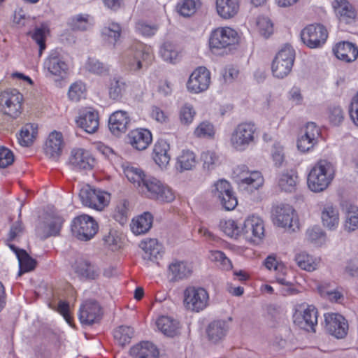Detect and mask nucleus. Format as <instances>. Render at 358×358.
Masks as SVG:
<instances>
[{"instance_id":"obj_37","label":"nucleus","mask_w":358,"mask_h":358,"mask_svg":"<svg viewBox=\"0 0 358 358\" xmlns=\"http://www.w3.org/2000/svg\"><path fill=\"white\" fill-rule=\"evenodd\" d=\"M38 134V125L36 124H27L20 130L18 141L24 147L30 146Z\"/></svg>"},{"instance_id":"obj_9","label":"nucleus","mask_w":358,"mask_h":358,"mask_svg":"<svg viewBox=\"0 0 358 358\" xmlns=\"http://www.w3.org/2000/svg\"><path fill=\"white\" fill-rule=\"evenodd\" d=\"M208 294L202 287H188L184 292V305L187 309L199 313L208 306Z\"/></svg>"},{"instance_id":"obj_15","label":"nucleus","mask_w":358,"mask_h":358,"mask_svg":"<svg viewBox=\"0 0 358 358\" xmlns=\"http://www.w3.org/2000/svg\"><path fill=\"white\" fill-rule=\"evenodd\" d=\"M294 209L289 204H280L273 207L272 216L274 224L278 227L295 231L293 224Z\"/></svg>"},{"instance_id":"obj_51","label":"nucleus","mask_w":358,"mask_h":358,"mask_svg":"<svg viewBox=\"0 0 358 358\" xmlns=\"http://www.w3.org/2000/svg\"><path fill=\"white\" fill-rule=\"evenodd\" d=\"M257 26L259 33L266 38H268L273 32V23L268 17H259Z\"/></svg>"},{"instance_id":"obj_50","label":"nucleus","mask_w":358,"mask_h":358,"mask_svg":"<svg viewBox=\"0 0 358 358\" xmlns=\"http://www.w3.org/2000/svg\"><path fill=\"white\" fill-rule=\"evenodd\" d=\"M241 183L248 185L250 187V190H252V189H257L263 185L264 178L260 172L253 171L250 173L248 177L241 179Z\"/></svg>"},{"instance_id":"obj_18","label":"nucleus","mask_w":358,"mask_h":358,"mask_svg":"<svg viewBox=\"0 0 358 358\" xmlns=\"http://www.w3.org/2000/svg\"><path fill=\"white\" fill-rule=\"evenodd\" d=\"M69 164L76 169L91 170L94 167V159L87 150L73 149L71 152Z\"/></svg>"},{"instance_id":"obj_16","label":"nucleus","mask_w":358,"mask_h":358,"mask_svg":"<svg viewBox=\"0 0 358 358\" xmlns=\"http://www.w3.org/2000/svg\"><path fill=\"white\" fill-rule=\"evenodd\" d=\"M294 322L300 329L315 332V326L317 323V309L313 306H308L303 312H296L294 315Z\"/></svg>"},{"instance_id":"obj_8","label":"nucleus","mask_w":358,"mask_h":358,"mask_svg":"<svg viewBox=\"0 0 358 358\" xmlns=\"http://www.w3.org/2000/svg\"><path fill=\"white\" fill-rule=\"evenodd\" d=\"M22 99V94L16 89L4 90L0 94L1 110L4 114L16 118L21 113Z\"/></svg>"},{"instance_id":"obj_42","label":"nucleus","mask_w":358,"mask_h":358,"mask_svg":"<svg viewBox=\"0 0 358 358\" xmlns=\"http://www.w3.org/2000/svg\"><path fill=\"white\" fill-rule=\"evenodd\" d=\"M17 259L20 266L18 276L22 275L25 272L34 270L37 264L36 259H33L26 250L21 251V255H18Z\"/></svg>"},{"instance_id":"obj_27","label":"nucleus","mask_w":358,"mask_h":358,"mask_svg":"<svg viewBox=\"0 0 358 358\" xmlns=\"http://www.w3.org/2000/svg\"><path fill=\"white\" fill-rule=\"evenodd\" d=\"M334 8L341 22L350 24L355 19L356 11L348 1L336 0Z\"/></svg>"},{"instance_id":"obj_44","label":"nucleus","mask_w":358,"mask_h":358,"mask_svg":"<svg viewBox=\"0 0 358 358\" xmlns=\"http://www.w3.org/2000/svg\"><path fill=\"white\" fill-rule=\"evenodd\" d=\"M123 169L127 178L134 184L137 183L140 188H141V185L143 184V180L148 176H146L141 169L136 167L123 166Z\"/></svg>"},{"instance_id":"obj_54","label":"nucleus","mask_w":358,"mask_h":358,"mask_svg":"<svg viewBox=\"0 0 358 358\" xmlns=\"http://www.w3.org/2000/svg\"><path fill=\"white\" fill-rule=\"evenodd\" d=\"M196 112L193 106L189 103H185L180 110V120L182 124H189L194 119Z\"/></svg>"},{"instance_id":"obj_31","label":"nucleus","mask_w":358,"mask_h":358,"mask_svg":"<svg viewBox=\"0 0 358 358\" xmlns=\"http://www.w3.org/2000/svg\"><path fill=\"white\" fill-rule=\"evenodd\" d=\"M153 216L149 212H145L136 218L131 223V229L135 234H143L148 232L152 227Z\"/></svg>"},{"instance_id":"obj_52","label":"nucleus","mask_w":358,"mask_h":358,"mask_svg":"<svg viewBox=\"0 0 358 358\" xmlns=\"http://www.w3.org/2000/svg\"><path fill=\"white\" fill-rule=\"evenodd\" d=\"M201 159L203 162L204 170L210 171L215 169L218 162V157L214 152L206 151L201 153Z\"/></svg>"},{"instance_id":"obj_56","label":"nucleus","mask_w":358,"mask_h":358,"mask_svg":"<svg viewBox=\"0 0 358 358\" xmlns=\"http://www.w3.org/2000/svg\"><path fill=\"white\" fill-rule=\"evenodd\" d=\"M232 191V188L229 182L225 180H219L214 185L213 189V196L218 199L223 196V195Z\"/></svg>"},{"instance_id":"obj_13","label":"nucleus","mask_w":358,"mask_h":358,"mask_svg":"<svg viewBox=\"0 0 358 358\" xmlns=\"http://www.w3.org/2000/svg\"><path fill=\"white\" fill-rule=\"evenodd\" d=\"M210 83V73L204 66H199L190 75L187 83L188 90L194 93L206 91Z\"/></svg>"},{"instance_id":"obj_3","label":"nucleus","mask_w":358,"mask_h":358,"mask_svg":"<svg viewBox=\"0 0 358 358\" xmlns=\"http://www.w3.org/2000/svg\"><path fill=\"white\" fill-rule=\"evenodd\" d=\"M295 59V51L289 45H285L275 55L271 65L273 75L284 78L292 71Z\"/></svg>"},{"instance_id":"obj_53","label":"nucleus","mask_w":358,"mask_h":358,"mask_svg":"<svg viewBox=\"0 0 358 358\" xmlns=\"http://www.w3.org/2000/svg\"><path fill=\"white\" fill-rule=\"evenodd\" d=\"M86 69L94 74L104 75L108 73V67L99 62L98 59L94 58H89L86 64Z\"/></svg>"},{"instance_id":"obj_26","label":"nucleus","mask_w":358,"mask_h":358,"mask_svg":"<svg viewBox=\"0 0 358 358\" xmlns=\"http://www.w3.org/2000/svg\"><path fill=\"white\" fill-rule=\"evenodd\" d=\"M76 122L87 133L93 134L97 131L99 125L98 113L91 110L83 112L80 114Z\"/></svg>"},{"instance_id":"obj_41","label":"nucleus","mask_w":358,"mask_h":358,"mask_svg":"<svg viewBox=\"0 0 358 358\" xmlns=\"http://www.w3.org/2000/svg\"><path fill=\"white\" fill-rule=\"evenodd\" d=\"M122 32V28L117 23L112 22L108 27H106L102 30V35L105 40L113 45L119 40Z\"/></svg>"},{"instance_id":"obj_21","label":"nucleus","mask_w":358,"mask_h":358,"mask_svg":"<svg viewBox=\"0 0 358 358\" xmlns=\"http://www.w3.org/2000/svg\"><path fill=\"white\" fill-rule=\"evenodd\" d=\"M45 68L48 69L52 75L63 78L68 70V65L63 60L60 54L55 50L49 55L45 62Z\"/></svg>"},{"instance_id":"obj_20","label":"nucleus","mask_w":358,"mask_h":358,"mask_svg":"<svg viewBox=\"0 0 358 358\" xmlns=\"http://www.w3.org/2000/svg\"><path fill=\"white\" fill-rule=\"evenodd\" d=\"M144 251L143 259L158 264L164 254L163 246L156 238H148L142 241L139 245Z\"/></svg>"},{"instance_id":"obj_60","label":"nucleus","mask_w":358,"mask_h":358,"mask_svg":"<svg viewBox=\"0 0 358 358\" xmlns=\"http://www.w3.org/2000/svg\"><path fill=\"white\" fill-rule=\"evenodd\" d=\"M14 162V155L13 152L5 148H0V168H6L11 165Z\"/></svg>"},{"instance_id":"obj_55","label":"nucleus","mask_w":358,"mask_h":358,"mask_svg":"<svg viewBox=\"0 0 358 358\" xmlns=\"http://www.w3.org/2000/svg\"><path fill=\"white\" fill-rule=\"evenodd\" d=\"M87 16L78 15L72 17L68 22L70 28L73 31H83L87 29Z\"/></svg>"},{"instance_id":"obj_58","label":"nucleus","mask_w":358,"mask_h":358,"mask_svg":"<svg viewBox=\"0 0 358 358\" xmlns=\"http://www.w3.org/2000/svg\"><path fill=\"white\" fill-rule=\"evenodd\" d=\"M222 206L227 210H231L236 208L238 204L236 196L233 190L227 194L223 195L219 199Z\"/></svg>"},{"instance_id":"obj_25","label":"nucleus","mask_w":358,"mask_h":358,"mask_svg":"<svg viewBox=\"0 0 358 358\" xmlns=\"http://www.w3.org/2000/svg\"><path fill=\"white\" fill-rule=\"evenodd\" d=\"M130 355L134 358H158L159 352L152 343L143 341L133 346Z\"/></svg>"},{"instance_id":"obj_46","label":"nucleus","mask_w":358,"mask_h":358,"mask_svg":"<svg viewBox=\"0 0 358 358\" xmlns=\"http://www.w3.org/2000/svg\"><path fill=\"white\" fill-rule=\"evenodd\" d=\"M220 227L226 235L231 238H236L241 236V226L238 225L234 220H221Z\"/></svg>"},{"instance_id":"obj_7","label":"nucleus","mask_w":358,"mask_h":358,"mask_svg":"<svg viewBox=\"0 0 358 358\" xmlns=\"http://www.w3.org/2000/svg\"><path fill=\"white\" fill-rule=\"evenodd\" d=\"M256 127L251 123L239 124L234 130L231 143L234 149L243 151L255 142V133Z\"/></svg>"},{"instance_id":"obj_11","label":"nucleus","mask_w":358,"mask_h":358,"mask_svg":"<svg viewBox=\"0 0 358 358\" xmlns=\"http://www.w3.org/2000/svg\"><path fill=\"white\" fill-rule=\"evenodd\" d=\"M328 37L326 28L322 24H310L301 32V38L304 44L310 48H320Z\"/></svg>"},{"instance_id":"obj_59","label":"nucleus","mask_w":358,"mask_h":358,"mask_svg":"<svg viewBox=\"0 0 358 358\" xmlns=\"http://www.w3.org/2000/svg\"><path fill=\"white\" fill-rule=\"evenodd\" d=\"M85 90V87L82 83H75L71 85L69 90V97L71 100L78 101L80 99Z\"/></svg>"},{"instance_id":"obj_63","label":"nucleus","mask_w":358,"mask_h":358,"mask_svg":"<svg viewBox=\"0 0 358 358\" xmlns=\"http://www.w3.org/2000/svg\"><path fill=\"white\" fill-rule=\"evenodd\" d=\"M306 137H310L312 141L317 142L318 138L320 136V129L317 127L314 122H308L306 124L303 134Z\"/></svg>"},{"instance_id":"obj_64","label":"nucleus","mask_w":358,"mask_h":358,"mask_svg":"<svg viewBox=\"0 0 358 358\" xmlns=\"http://www.w3.org/2000/svg\"><path fill=\"white\" fill-rule=\"evenodd\" d=\"M349 113L353 122L358 126V93L352 99Z\"/></svg>"},{"instance_id":"obj_61","label":"nucleus","mask_w":358,"mask_h":358,"mask_svg":"<svg viewBox=\"0 0 358 358\" xmlns=\"http://www.w3.org/2000/svg\"><path fill=\"white\" fill-rule=\"evenodd\" d=\"M329 121L335 126L339 125L344 119L343 110L339 106L329 108Z\"/></svg>"},{"instance_id":"obj_5","label":"nucleus","mask_w":358,"mask_h":358,"mask_svg":"<svg viewBox=\"0 0 358 358\" xmlns=\"http://www.w3.org/2000/svg\"><path fill=\"white\" fill-rule=\"evenodd\" d=\"M99 225L95 220L87 215H82L73 219L71 232L80 241H87L97 233Z\"/></svg>"},{"instance_id":"obj_22","label":"nucleus","mask_w":358,"mask_h":358,"mask_svg":"<svg viewBox=\"0 0 358 358\" xmlns=\"http://www.w3.org/2000/svg\"><path fill=\"white\" fill-rule=\"evenodd\" d=\"M336 57L346 62H352L358 57V48L352 43L342 41L336 44L333 48Z\"/></svg>"},{"instance_id":"obj_47","label":"nucleus","mask_w":358,"mask_h":358,"mask_svg":"<svg viewBox=\"0 0 358 358\" xmlns=\"http://www.w3.org/2000/svg\"><path fill=\"white\" fill-rule=\"evenodd\" d=\"M160 54L165 61L174 63L178 56V51L174 44L165 42L160 48Z\"/></svg>"},{"instance_id":"obj_45","label":"nucleus","mask_w":358,"mask_h":358,"mask_svg":"<svg viewBox=\"0 0 358 358\" xmlns=\"http://www.w3.org/2000/svg\"><path fill=\"white\" fill-rule=\"evenodd\" d=\"M113 334L114 338L117 343L121 346H124L130 343L134 335V330L129 327L121 326L114 331Z\"/></svg>"},{"instance_id":"obj_35","label":"nucleus","mask_w":358,"mask_h":358,"mask_svg":"<svg viewBox=\"0 0 358 358\" xmlns=\"http://www.w3.org/2000/svg\"><path fill=\"white\" fill-rule=\"evenodd\" d=\"M75 271L80 277L85 279L94 280L99 275L96 266L87 260L77 262Z\"/></svg>"},{"instance_id":"obj_14","label":"nucleus","mask_w":358,"mask_h":358,"mask_svg":"<svg viewBox=\"0 0 358 358\" xmlns=\"http://www.w3.org/2000/svg\"><path fill=\"white\" fill-rule=\"evenodd\" d=\"M325 329L337 338H344L348 333V324L346 320L338 313L324 315Z\"/></svg>"},{"instance_id":"obj_17","label":"nucleus","mask_w":358,"mask_h":358,"mask_svg":"<svg viewBox=\"0 0 358 358\" xmlns=\"http://www.w3.org/2000/svg\"><path fill=\"white\" fill-rule=\"evenodd\" d=\"M101 307L95 301H86L80 308L79 320L83 324L92 325L100 320Z\"/></svg>"},{"instance_id":"obj_30","label":"nucleus","mask_w":358,"mask_h":358,"mask_svg":"<svg viewBox=\"0 0 358 358\" xmlns=\"http://www.w3.org/2000/svg\"><path fill=\"white\" fill-rule=\"evenodd\" d=\"M169 144L164 140H159L154 145L152 157L159 166H166L171 159L169 150Z\"/></svg>"},{"instance_id":"obj_10","label":"nucleus","mask_w":358,"mask_h":358,"mask_svg":"<svg viewBox=\"0 0 358 358\" xmlns=\"http://www.w3.org/2000/svg\"><path fill=\"white\" fill-rule=\"evenodd\" d=\"M79 196L84 206L97 210H102L110 201L109 194L92 189L89 185L81 189Z\"/></svg>"},{"instance_id":"obj_28","label":"nucleus","mask_w":358,"mask_h":358,"mask_svg":"<svg viewBox=\"0 0 358 358\" xmlns=\"http://www.w3.org/2000/svg\"><path fill=\"white\" fill-rule=\"evenodd\" d=\"M240 0H216L218 15L224 19L234 17L238 12Z\"/></svg>"},{"instance_id":"obj_49","label":"nucleus","mask_w":358,"mask_h":358,"mask_svg":"<svg viewBox=\"0 0 358 358\" xmlns=\"http://www.w3.org/2000/svg\"><path fill=\"white\" fill-rule=\"evenodd\" d=\"M47 31V27L44 24H41L40 27H36L34 29V32L31 34L29 32V34L31 36V38L36 41L39 46V56L42 55L43 51L45 49V32Z\"/></svg>"},{"instance_id":"obj_6","label":"nucleus","mask_w":358,"mask_h":358,"mask_svg":"<svg viewBox=\"0 0 358 358\" xmlns=\"http://www.w3.org/2000/svg\"><path fill=\"white\" fill-rule=\"evenodd\" d=\"M238 33L229 27H220L212 31L209 38V45L211 51H217L229 48L238 43Z\"/></svg>"},{"instance_id":"obj_4","label":"nucleus","mask_w":358,"mask_h":358,"mask_svg":"<svg viewBox=\"0 0 358 358\" xmlns=\"http://www.w3.org/2000/svg\"><path fill=\"white\" fill-rule=\"evenodd\" d=\"M151 59L152 55L148 48L141 43H138L135 48H131L127 52L124 64L127 70L136 72L144 66L148 67Z\"/></svg>"},{"instance_id":"obj_34","label":"nucleus","mask_w":358,"mask_h":358,"mask_svg":"<svg viewBox=\"0 0 358 358\" xmlns=\"http://www.w3.org/2000/svg\"><path fill=\"white\" fill-rule=\"evenodd\" d=\"M298 182L299 178L296 173L291 170L280 175L278 186L282 191L293 192L296 189Z\"/></svg>"},{"instance_id":"obj_32","label":"nucleus","mask_w":358,"mask_h":358,"mask_svg":"<svg viewBox=\"0 0 358 358\" xmlns=\"http://www.w3.org/2000/svg\"><path fill=\"white\" fill-rule=\"evenodd\" d=\"M192 268L184 262H175L169 265V273L171 281H178L188 278L192 274Z\"/></svg>"},{"instance_id":"obj_2","label":"nucleus","mask_w":358,"mask_h":358,"mask_svg":"<svg viewBox=\"0 0 358 358\" xmlns=\"http://www.w3.org/2000/svg\"><path fill=\"white\" fill-rule=\"evenodd\" d=\"M141 190L148 198L162 203H169L174 200L172 189L159 180L148 176L141 185Z\"/></svg>"},{"instance_id":"obj_19","label":"nucleus","mask_w":358,"mask_h":358,"mask_svg":"<svg viewBox=\"0 0 358 358\" xmlns=\"http://www.w3.org/2000/svg\"><path fill=\"white\" fill-rule=\"evenodd\" d=\"M63 148L64 141L62 133L56 131L50 133L44 147L45 155L56 161L61 156Z\"/></svg>"},{"instance_id":"obj_12","label":"nucleus","mask_w":358,"mask_h":358,"mask_svg":"<svg viewBox=\"0 0 358 358\" xmlns=\"http://www.w3.org/2000/svg\"><path fill=\"white\" fill-rule=\"evenodd\" d=\"M240 231L248 241L259 243L264 236V222L257 217H249L241 225Z\"/></svg>"},{"instance_id":"obj_24","label":"nucleus","mask_w":358,"mask_h":358,"mask_svg":"<svg viewBox=\"0 0 358 358\" xmlns=\"http://www.w3.org/2000/svg\"><path fill=\"white\" fill-rule=\"evenodd\" d=\"M130 122L129 117L127 112L117 110L113 113L109 117L108 126L110 131L115 136L127 131Z\"/></svg>"},{"instance_id":"obj_62","label":"nucleus","mask_w":358,"mask_h":358,"mask_svg":"<svg viewBox=\"0 0 358 358\" xmlns=\"http://www.w3.org/2000/svg\"><path fill=\"white\" fill-rule=\"evenodd\" d=\"M317 143V141H312L310 137L308 138V137L302 134L297 141V148L300 151L306 152L312 149Z\"/></svg>"},{"instance_id":"obj_40","label":"nucleus","mask_w":358,"mask_h":358,"mask_svg":"<svg viewBox=\"0 0 358 358\" xmlns=\"http://www.w3.org/2000/svg\"><path fill=\"white\" fill-rule=\"evenodd\" d=\"M64 220L60 217H52L49 222H48L45 229L43 233H40L38 231V235L42 239H45L52 236H57L59 234Z\"/></svg>"},{"instance_id":"obj_39","label":"nucleus","mask_w":358,"mask_h":358,"mask_svg":"<svg viewBox=\"0 0 358 358\" xmlns=\"http://www.w3.org/2000/svg\"><path fill=\"white\" fill-rule=\"evenodd\" d=\"M295 261L297 265L303 270L307 271H315L319 262L306 252H301L295 256Z\"/></svg>"},{"instance_id":"obj_36","label":"nucleus","mask_w":358,"mask_h":358,"mask_svg":"<svg viewBox=\"0 0 358 358\" xmlns=\"http://www.w3.org/2000/svg\"><path fill=\"white\" fill-rule=\"evenodd\" d=\"M321 217L323 225L329 229H335L338 224V209L331 205H327L324 207Z\"/></svg>"},{"instance_id":"obj_57","label":"nucleus","mask_w":358,"mask_h":358,"mask_svg":"<svg viewBox=\"0 0 358 358\" xmlns=\"http://www.w3.org/2000/svg\"><path fill=\"white\" fill-rule=\"evenodd\" d=\"M198 137H212L215 134L213 125L208 121L201 122L195 129Z\"/></svg>"},{"instance_id":"obj_29","label":"nucleus","mask_w":358,"mask_h":358,"mask_svg":"<svg viewBox=\"0 0 358 358\" xmlns=\"http://www.w3.org/2000/svg\"><path fill=\"white\" fill-rule=\"evenodd\" d=\"M229 329L228 324L224 320H215L210 322L206 329L209 340L216 343L224 338Z\"/></svg>"},{"instance_id":"obj_1","label":"nucleus","mask_w":358,"mask_h":358,"mask_svg":"<svg viewBox=\"0 0 358 358\" xmlns=\"http://www.w3.org/2000/svg\"><path fill=\"white\" fill-rule=\"evenodd\" d=\"M334 176L332 164L327 160L319 161L308 176V186L315 192H320L327 188Z\"/></svg>"},{"instance_id":"obj_38","label":"nucleus","mask_w":358,"mask_h":358,"mask_svg":"<svg viewBox=\"0 0 358 358\" xmlns=\"http://www.w3.org/2000/svg\"><path fill=\"white\" fill-rule=\"evenodd\" d=\"M127 85L123 78L114 77L110 81L108 93L109 96L113 100L118 101L126 90Z\"/></svg>"},{"instance_id":"obj_43","label":"nucleus","mask_w":358,"mask_h":358,"mask_svg":"<svg viewBox=\"0 0 358 358\" xmlns=\"http://www.w3.org/2000/svg\"><path fill=\"white\" fill-rule=\"evenodd\" d=\"M196 157L193 152L185 150L178 157L177 164L179 165L180 171L192 169L196 166Z\"/></svg>"},{"instance_id":"obj_23","label":"nucleus","mask_w":358,"mask_h":358,"mask_svg":"<svg viewBox=\"0 0 358 358\" xmlns=\"http://www.w3.org/2000/svg\"><path fill=\"white\" fill-rule=\"evenodd\" d=\"M152 134L148 129H135L128 134V142L138 150H145L152 142Z\"/></svg>"},{"instance_id":"obj_33","label":"nucleus","mask_w":358,"mask_h":358,"mask_svg":"<svg viewBox=\"0 0 358 358\" xmlns=\"http://www.w3.org/2000/svg\"><path fill=\"white\" fill-rule=\"evenodd\" d=\"M156 324L159 330L167 336L173 337L178 334L179 323L170 317L162 316L159 317Z\"/></svg>"},{"instance_id":"obj_48","label":"nucleus","mask_w":358,"mask_h":358,"mask_svg":"<svg viewBox=\"0 0 358 358\" xmlns=\"http://www.w3.org/2000/svg\"><path fill=\"white\" fill-rule=\"evenodd\" d=\"M198 5V0H183L178 3L177 10L180 15L189 17L196 12Z\"/></svg>"}]
</instances>
